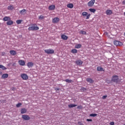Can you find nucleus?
<instances>
[{
    "label": "nucleus",
    "mask_w": 125,
    "mask_h": 125,
    "mask_svg": "<svg viewBox=\"0 0 125 125\" xmlns=\"http://www.w3.org/2000/svg\"><path fill=\"white\" fill-rule=\"evenodd\" d=\"M22 119L25 121H29V120H31V117L28 115H22Z\"/></svg>",
    "instance_id": "423d86ee"
},
{
    "label": "nucleus",
    "mask_w": 125,
    "mask_h": 125,
    "mask_svg": "<svg viewBox=\"0 0 125 125\" xmlns=\"http://www.w3.org/2000/svg\"><path fill=\"white\" fill-rule=\"evenodd\" d=\"M40 27L36 24L33 23L28 27V31H38Z\"/></svg>",
    "instance_id": "f257e3e1"
},
{
    "label": "nucleus",
    "mask_w": 125,
    "mask_h": 125,
    "mask_svg": "<svg viewBox=\"0 0 125 125\" xmlns=\"http://www.w3.org/2000/svg\"><path fill=\"white\" fill-rule=\"evenodd\" d=\"M0 115H1V113H0Z\"/></svg>",
    "instance_id": "09e8293b"
},
{
    "label": "nucleus",
    "mask_w": 125,
    "mask_h": 125,
    "mask_svg": "<svg viewBox=\"0 0 125 125\" xmlns=\"http://www.w3.org/2000/svg\"><path fill=\"white\" fill-rule=\"evenodd\" d=\"M77 109H78L79 110H81V109H83V106L82 105H78L77 106Z\"/></svg>",
    "instance_id": "e433bc0d"
},
{
    "label": "nucleus",
    "mask_w": 125,
    "mask_h": 125,
    "mask_svg": "<svg viewBox=\"0 0 125 125\" xmlns=\"http://www.w3.org/2000/svg\"><path fill=\"white\" fill-rule=\"evenodd\" d=\"M61 38L62 40H64V41H66V40H68V36L65 35H62L61 36Z\"/></svg>",
    "instance_id": "6ab92c4d"
},
{
    "label": "nucleus",
    "mask_w": 125,
    "mask_h": 125,
    "mask_svg": "<svg viewBox=\"0 0 125 125\" xmlns=\"http://www.w3.org/2000/svg\"><path fill=\"white\" fill-rule=\"evenodd\" d=\"M8 10H12L13 9H14V6L12 5H10L7 7Z\"/></svg>",
    "instance_id": "412c9836"
},
{
    "label": "nucleus",
    "mask_w": 125,
    "mask_h": 125,
    "mask_svg": "<svg viewBox=\"0 0 125 125\" xmlns=\"http://www.w3.org/2000/svg\"><path fill=\"white\" fill-rule=\"evenodd\" d=\"M2 56H3L4 54V52H2Z\"/></svg>",
    "instance_id": "a18cd8bd"
},
{
    "label": "nucleus",
    "mask_w": 125,
    "mask_h": 125,
    "mask_svg": "<svg viewBox=\"0 0 125 125\" xmlns=\"http://www.w3.org/2000/svg\"><path fill=\"white\" fill-rule=\"evenodd\" d=\"M44 52L47 53V54H53L54 53V50L52 49H45Z\"/></svg>",
    "instance_id": "20e7f679"
},
{
    "label": "nucleus",
    "mask_w": 125,
    "mask_h": 125,
    "mask_svg": "<svg viewBox=\"0 0 125 125\" xmlns=\"http://www.w3.org/2000/svg\"><path fill=\"white\" fill-rule=\"evenodd\" d=\"M97 116V114L96 113H92L90 114V117H96Z\"/></svg>",
    "instance_id": "c9c22d12"
},
{
    "label": "nucleus",
    "mask_w": 125,
    "mask_h": 125,
    "mask_svg": "<svg viewBox=\"0 0 125 125\" xmlns=\"http://www.w3.org/2000/svg\"><path fill=\"white\" fill-rule=\"evenodd\" d=\"M63 81H64V82H66V83H72L73 82V81H72V80H69V79H66Z\"/></svg>",
    "instance_id": "393cba45"
},
{
    "label": "nucleus",
    "mask_w": 125,
    "mask_h": 125,
    "mask_svg": "<svg viewBox=\"0 0 125 125\" xmlns=\"http://www.w3.org/2000/svg\"><path fill=\"white\" fill-rule=\"evenodd\" d=\"M124 16H125V12L124 13Z\"/></svg>",
    "instance_id": "49530a36"
},
{
    "label": "nucleus",
    "mask_w": 125,
    "mask_h": 125,
    "mask_svg": "<svg viewBox=\"0 0 125 125\" xmlns=\"http://www.w3.org/2000/svg\"><path fill=\"white\" fill-rule=\"evenodd\" d=\"M22 106V104L21 103H19L16 104V107L19 108V107H21Z\"/></svg>",
    "instance_id": "c756f323"
},
{
    "label": "nucleus",
    "mask_w": 125,
    "mask_h": 125,
    "mask_svg": "<svg viewBox=\"0 0 125 125\" xmlns=\"http://www.w3.org/2000/svg\"><path fill=\"white\" fill-rule=\"evenodd\" d=\"M110 124L111 125H115V123H114V122H111V123H110Z\"/></svg>",
    "instance_id": "79ce46f5"
},
{
    "label": "nucleus",
    "mask_w": 125,
    "mask_h": 125,
    "mask_svg": "<svg viewBox=\"0 0 125 125\" xmlns=\"http://www.w3.org/2000/svg\"><path fill=\"white\" fill-rule=\"evenodd\" d=\"M67 7L68 8H73L74 7V4L73 3H69L67 5Z\"/></svg>",
    "instance_id": "4be33fe9"
},
{
    "label": "nucleus",
    "mask_w": 125,
    "mask_h": 125,
    "mask_svg": "<svg viewBox=\"0 0 125 125\" xmlns=\"http://www.w3.org/2000/svg\"><path fill=\"white\" fill-rule=\"evenodd\" d=\"M49 10H54L55 9V5H51L48 7Z\"/></svg>",
    "instance_id": "dca6fc26"
},
{
    "label": "nucleus",
    "mask_w": 125,
    "mask_h": 125,
    "mask_svg": "<svg viewBox=\"0 0 125 125\" xmlns=\"http://www.w3.org/2000/svg\"><path fill=\"white\" fill-rule=\"evenodd\" d=\"M82 45L81 44H77L75 45V48H81Z\"/></svg>",
    "instance_id": "cd10ccee"
},
{
    "label": "nucleus",
    "mask_w": 125,
    "mask_h": 125,
    "mask_svg": "<svg viewBox=\"0 0 125 125\" xmlns=\"http://www.w3.org/2000/svg\"><path fill=\"white\" fill-rule=\"evenodd\" d=\"M71 53H78V50L76 49H73L71 50Z\"/></svg>",
    "instance_id": "c85d7f7f"
},
{
    "label": "nucleus",
    "mask_w": 125,
    "mask_h": 125,
    "mask_svg": "<svg viewBox=\"0 0 125 125\" xmlns=\"http://www.w3.org/2000/svg\"><path fill=\"white\" fill-rule=\"evenodd\" d=\"M3 20V21H7L6 22L7 26H10L13 24V21H11V19L9 17H4Z\"/></svg>",
    "instance_id": "f03ea898"
},
{
    "label": "nucleus",
    "mask_w": 125,
    "mask_h": 125,
    "mask_svg": "<svg viewBox=\"0 0 125 125\" xmlns=\"http://www.w3.org/2000/svg\"><path fill=\"white\" fill-rule=\"evenodd\" d=\"M39 19L40 20H42V19H44V17L42 15H41L39 17Z\"/></svg>",
    "instance_id": "f704fd0d"
},
{
    "label": "nucleus",
    "mask_w": 125,
    "mask_h": 125,
    "mask_svg": "<svg viewBox=\"0 0 125 125\" xmlns=\"http://www.w3.org/2000/svg\"><path fill=\"white\" fill-rule=\"evenodd\" d=\"M94 3H95V0H91L88 2L87 5L88 6L91 7L94 5Z\"/></svg>",
    "instance_id": "39448f33"
},
{
    "label": "nucleus",
    "mask_w": 125,
    "mask_h": 125,
    "mask_svg": "<svg viewBox=\"0 0 125 125\" xmlns=\"http://www.w3.org/2000/svg\"><path fill=\"white\" fill-rule=\"evenodd\" d=\"M23 21L22 20H19L16 21V23L18 24H21V22Z\"/></svg>",
    "instance_id": "473e14b6"
},
{
    "label": "nucleus",
    "mask_w": 125,
    "mask_h": 125,
    "mask_svg": "<svg viewBox=\"0 0 125 125\" xmlns=\"http://www.w3.org/2000/svg\"><path fill=\"white\" fill-rule=\"evenodd\" d=\"M60 89L59 88H57V87H55V90H56V91H57V90H59Z\"/></svg>",
    "instance_id": "ea45409f"
},
{
    "label": "nucleus",
    "mask_w": 125,
    "mask_h": 125,
    "mask_svg": "<svg viewBox=\"0 0 125 125\" xmlns=\"http://www.w3.org/2000/svg\"><path fill=\"white\" fill-rule=\"evenodd\" d=\"M27 112V109L23 108H21V114H25V113Z\"/></svg>",
    "instance_id": "a211bd4d"
},
{
    "label": "nucleus",
    "mask_w": 125,
    "mask_h": 125,
    "mask_svg": "<svg viewBox=\"0 0 125 125\" xmlns=\"http://www.w3.org/2000/svg\"><path fill=\"white\" fill-rule=\"evenodd\" d=\"M78 125H83V123H82L81 122H78Z\"/></svg>",
    "instance_id": "4c0bfd02"
},
{
    "label": "nucleus",
    "mask_w": 125,
    "mask_h": 125,
    "mask_svg": "<svg viewBox=\"0 0 125 125\" xmlns=\"http://www.w3.org/2000/svg\"><path fill=\"white\" fill-rule=\"evenodd\" d=\"M107 98V95H104L103 96V99H105V98Z\"/></svg>",
    "instance_id": "58836bf2"
},
{
    "label": "nucleus",
    "mask_w": 125,
    "mask_h": 125,
    "mask_svg": "<svg viewBox=\"0 0 125 125\" xmlns=\"http://www.w3.org/2000/svg\"><path fill=\"white\" fill-rule=\"evenodd\" d=\"M59 22V18H55L52 20V23H58Z\"/></svg>",
    "instance_id": "4468645a"
},
{
    "label": "nucleus",
    "mask_w": 125,
    "mask_h": 125,
    "mask_svg": "<svg viewBox=\"0 0 125 125\" xmlns=\"http://www.w3.org/2000/svg\"><path fill=\"white\" fill-rule=\"evenodd\" d=\"M78 105L75 104H70L68 105L69 108H74V107H76Z\"/></svg>",
    "instance_id": "b1692460"
},
{
    "label": "nucleus",
    "mask_w": 125,
    "mask_h": 125,
    "mask_svg": "<svg viewBox=\"0 0 125 125\" xmlns=\"http://www.w3.org/2000/svg\"><path fill=\"white\" fill-rule=\"evenodd\" d=\"M1 75H2V72H1V71H0V76H1Z\"/></svg>",
    "instance_id": "c03bdc74"
},
{
    "label": "nucleus",
    "mask_w": 125,
    "mask_h": 125,
    "mask_svg": "<svg viewBox=\"0 0 125 125\" xmlns=\"http://www.w3.org/2000/svg\"><path fill=\"white\" fill-rule=\"evenodd\" d=\"M111 81L116 83H119L120 82H121V80L119 79V76H118V75H115L112 77Z\"/></svg>",
    "instance_id": "7ed1b4c3"
},
{
    "label": "nucleus",
    "mask_w": 125,
    "mask_h": 125,
    "mask_svg": "<svg viewBox=\"0 0 125 125\" xmlns=\"http://www.w3.org/2000/svg\"><path fill=\"white\" fill-rule=\"evenodd\" d=\"M86 121H87V122H91L92 121V119H87Z\"/></svg>",
    "instance_id": "a19ab883"
},
{
    "label": "nucleus",
    "mask_w": 125,
    "mask_h": 125,
    "mask_svg": "<svg viewBox=\"0 0 125 125\" xmlns=\"http://www.w3.org/2000/svg\"><path fill=\"white\" fill-rule=\"evenodd\" d=\"M81 91L83 92V91H85V90H86V88L85 87H82L81 88Z\"/></svg>",
    "instance_id": "72a5a7b5"
},
{
    "label": "nucleus",
    "mask_w": 125,
    "mask_h": 125,
    "mask_svg": "<svg viewBox=\"0 0 125 125\" xmlns=\"http://www.w3.org/2000/svg\"><path fill=\"white\" fill-rule=\"evenodd\" d=\"M97 71H98L99 72H104L105 69L101 66H98L97 67Z\"/></svg>",
    "instance_id": "9b49d317"
},
{
    "label": "nucleus",
    "mask_w": 125,
    "mask_h": 125,
    "mask_svg": "<svg viewBox=\"0 0 125 125\" xmlns=\"http://www.w3.org/2000/svg\"><path fill=\"white\" fill-rule=\"evenodd\" d=\"M105 13L106 15H111L113 14V12L112 11V10H106L105 11Z\"/></svg>",
    "instance_id": "ddd939ff"
},
{
    "label": "nucleus",
    "mask_w": 125,
    "mask_h": 125,
    "mask_svg": "<svg viewBox=\"0 0 125 125\" xmlns=\"http://www.w3.org/2000/svg\"><path fill=\"white\" fill-rule=\"evenodd\" d=\"M114 44L115 45H116V46H121V45H123V43L120 41H114Z\"/></svg>",
    "instance_id": "1a4fd4ad"
},
{
    "label": "nucleus",
    "mask_w": 125,
    "mask_h": 125,
    "mask_svg": "<svg viewBox=\"0 0 125 125\" xmlns=\"http://www.w3.org/2000/svg\"><path fill=\"white\" fill-rule=\"evenodd\" d=\"M8 78V74H4L1 76V79H7Z\"/></svg>",
    "instance_id": "aec40b11"
},
{
    "label": "nucleus",
    "mask_w": 125,
    "mask_h": 125,
    "mask_svg": "<svg viewBox=\"0 0 125 125\" xmlns=\"http://www.w3.org/2000/svg\"><path fill=\"white\" fill-rule=\"evenodd\" d=\"M76 64L78 65V66H81V65H83V62L81 60H78L76 61L75 62Z\"/></svg>",
    "instance_id": "9d476101"
},
{
    "label": "nucleus",
    "mask_w": 125,
    "mask_h": 125,
    "mask_svg": "<svg viewBox=\"0 0 125 125\" xmlns=\"http://www.w3.org/2000/svg\"><path fill=\"white\" fill-rule=\"evenodd\" d=\"M80 34H82V35H86V32L85 31L81 30L80 31Z\"/></svg>",
    "instance_id": "2f4dec72"
},
{
    "label": "nucleus",
    "mask_w": 125,
    "mask_h": 125,
    "mask_svg": "<svg viewBox=\"0 0 125 125\" xmlns=\"http://www.w3.org/2000/svg\"><path fill=\"white\" fill-rule=\"evenodd\" d=\"M19 63L20 65H21V66H24L25 65V61L23 60H20L19 61Z\"/></svg>",
    "instance_id": "f3484780"
},
{
    "label": "nucleus",
    "mask_w": 125,
    "mask_h": 125,
    "mask_svg": "<svg viewBox=\"0 0 125 125\" xmlns=\"http://www.w3.org/2000/svg\"><path fill=\"white\" fill-rule=\"evenodd\" d=\"M124 36H125V32L124 33Z\"/></svg>",
    "instance_id": "de8ad7c7"
},
{
    "label": "nucleus",
    "mask_w": 125,
    "mask_h": 125,
    "mask_svg": "<svg viewBox=\"0 0 125 125\" xmlns=\"http://www.w3.org/2000/svg\"><path fill=\"white\" fill-rule=\"evenodd\" d=\"M25 11H26V9H23L20 11V13H21V14L23 15V13H24V12H25Z\"/></svg>",
    "instance_id": "7c9ffc66"
},
{
    "label": "nucleus",
    "mask_w": 125,
    "mask_h": 125,
    "mask_svg": "<svg viewBox=\"0 0 125 125\" xmlns=\"http://www.w3.org/2000/svg\"><path fill=\"white\" fill-rule=\"evenodd\" d=\"M21 78L22 79V80L27 81V80L29 79V76H28V75L26 74H21Z\"/></svg>",
    "instance_id": "6e6552de"
},
{
    "label": "nucleus",
    "mask_w": 125,
    "mask_h": 125,
    "mask_svg": "<svg viewBox=\"0 0 125 125\" xmlns=\"http://www.w3.org/2000/svg\"><path fill=\"white\" fill-rule=\"evenodd\" d=\"M10 54L11 55H16V51L11 50L10 51Z\"/></svg>",
    "instance_id": "5701e85b"
},
{
    "label": "nucleus",
    "mask_w": 125,
    "mask_h": 125,
    "mask_svg": "<svg viewBox=\"0 0 125 125\" xmlns=\"http://www.w3.org/2000/svg\"><path fill=\"white\" fill-rule=\"evenodd\" d=\"M27 66L28 68H32L34 66V63L32 62H28L27 63Z\"/></svg>",
    "instance_id": "2eb2a0df"
},
{
    "label": "nucleus",
    "mask_w": 125,
    "mask_h": 125,
    "mask_svg": "<svg viewBox=\"0 0 125 125\" xmlns=\"http://www.w3.org/2000/svg\"><path fill=\"white\" fill-rule=\"evenodd\" d=\"M82 15L83 17H85V16H86V19H89V17H90V14H88L86 12H83L82 13Z\"/></svg>",
    "instance_id": "0eeeda50"
},
{
    "label": "nucleus",
    "mask_w": 125,
    "mask_h": 125,
    "mask_svg": "<svg viewBox=\"0 0 125 125\" xmlns=\"http://www.w3.org/2000/svg\"><path fill=\"white\" fill-rule=\"evenodd\" d=\"M0 69H2V70H6V67H5L4 66L0 64Z\"/></svg>",
    "instance_id": "bb28decb"
},
{
    "label": "nucleus",
    "mask_w": 125,
    "mask_h": 125,
    "mask_svg": "<svg viewBox=\"0 0 125 125\" xmlns=\"http://www.w3.org/2000/svg\"><path fill=\"white\" fill-rule=\"evenodd\" d=\"M86 82L89 83H94V81L92 80L91 78H87L86 79Z\"/></svg>",
    "instance_id": "f8f14e48"
},
{
    "label": "nucleus",
    "mask_w": 125,
    "mask_h": 125,
    "mask_svg": "<svg viewBox=\"0 0 125 125\" xmlns=\"http://www.w3.org/2000/svg\"><path fill=\"white\" fill-rule=\"evenodd\" d=\"M122 3L125 5V0L123 1Z\"/></svg>",
    "instance_id": "37998d69"
},
{
    "label": "nucleus",
    "mask_w": 125,
    "mask_h": 125,
    "mask_svg": "<svg viewBox=\"0 0 125 125\" xmlns=\"http://www.w3.org/2000/svg\"><path fill=\"white\" fill-rule=\"evenodd\" d=\"M89 11H90V12H93V13H94V12H95V11H96V9H94V8H90L89 9Z\"/></svg>",
    "instance_id": "a878e982"
}]
</instances>
